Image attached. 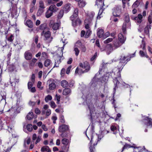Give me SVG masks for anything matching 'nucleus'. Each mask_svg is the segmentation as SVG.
Masks as SVG:
<instances>
[{
    "instance_id": "obj_43",
    "label": "nucleus",
    "mask_w": 152,
    "mask_h": 152,
    "mask_svg": "<svg viewBox=\"0 0 152 152\" xmlns=\"http://www.w3.org/2000/svg\"><path fill=\"white\" fill-rule=\"evenodd\" d=\"M91 33L90 29H87L86 31V33L85 35V37L86 38H88L90 36Z\"/></svg>"
},
{
    "instance_id": "obj_19",
    "label": "nucleus",
    "mask_w": 152,
    "mask_h": 152,
    "mask_svg": "<svg viewBox=\"0 0 152 152\" xmlns=\"http://www.w3.org/2000/svg\"><path fill=\"white\" fill-rule=\"evenodd\" d=\"M49 10L53 13L56 12L58 10V8L55 5H51L49 7Z\"/></svg>"
},
{
    "instance_id": "obj_54",
    "label": "nucleus",
    "mask_w": 152,
    "mask_h": 152,
    "mask_svg": "<svg viewBox=\"0 0 152 152\" xmlns=\"http://www.w3.org/2000/svg\"><path fill=\"white\" fill-rule=\"evenodd\" d=\"M56 100H57V104H58L59 103V102L60 101L61 96L60 95H56Z\"/></svg>"
},
{
    "instance_id": "obj_44",
    "label": "nucleus",
    "mask_w": 152,
    "mask_h": 152,
    "mask_svg": "<svg viewBox=\"0 0 152 152\" xmlns=\"http://www.w3.org/2000/svg\"><path fill=\"white\" fill-rule=\"evenodd\" d=\"M64 15V11L63 10H60L58 15V18L59 19H60L62 18Z\"/></svg>"
},
{
    "instance_id": "obj_14",
    "label": "nucleus",
    "mask_w": 152,
    "mask_h": 152,
    "mask_svg": "<svg viewBox=\"0 0 152 152\" xmlns=\"http://www.w3.org/2000/svg\"><path fill=\"white\" fill-rule=\"evenodd\" d=\"M62 93L64 95H69L71 93V90L69 88H66L63 90Z\"/></svg>"
},
{
    "instance_id": "obj_22",
    "label": "nucleus",
    "mask_w": 152,
    "mask_h": 152,
    "mask_svg": "<svg viewBox=\"0 0 152 152\" xmlns=\"http://www.w3.org/2000/svg\"><path fill=\"white\" fill-rule=\"evenodd\" d=\"M25 58L27 60L31 59L32 57V54L31 53L28 51L26 52L25 53Z\"/></svg>"
},
{
    "instance_id": "obj_49",
    "label": "nucleus",
    "mask_w": 152,
    "mask_h": 152,
    "mask_svg": "<svg viewBox=\"0 0 152 152\" xmlns=\"http://www.w3.org/2000/svg\"><path fill=\"white\" fill-rule=\"evenodd\" d=\"M148 21L149 22V24H151L152 23V14H151L149 15L148 19Z\"/></svg>"
},
{
    "instance_id": "obj_62",
    "label": "nucleus",
    "mask_w": 152,
    "mask_h": 152,
    "mask_svg": "<svg viewBox=\"0 0 152 152\" xmlns=\"http://www.w3.org/2000/svg\"><path fill=\"white\" fill-rule=\"evenodd\" d=\"M46 25L45 24H42L40 26V29L43 30L46 28Z\"/></svg>"
},
{
    "instance_id": "obj_29",
    "label": "nucleus",
    "mask_w": 152,
    "mask_h": 152,
    "mask_svg": "<svg viewBox=\"0 0 152 152\" xmlns=\"http://www.w3.org/2000/svg\"><path fill=\"white\" fill-rule=\"evenodd\" d=\"M110 128L111 130L113 132V133L115 134L117 133L119 131L118 128H117L114 126H112Z\"/></svg>"
},
{
    "instance_id": "obj_6",
    "label": "nucleus",
    "mask_w": 152,
    "mask_h": 152,
    "mask_svg": "<svg viewBox=\"0 0 152 152\" xmlns=\"http://www.w3.org/2000/svg\"><path fill=\"white\" fill-rule=\"evenodd\" d=\"M121 8L120 6H116L113 9V14L114 17H119L121 12Z\"/></svg>"
},
{
    "instance_id": "obj_32",
    "label": "nucleus",
    "mask_w": 152,
    "mask_h": 152,
    "mask_svg": "<svg viewBox=\"0 0 152 152\" xmlns=\"http://www.w3.org/2000/svg\"><path fill=\"white\" fill-rule=\"evenodd\" d=\"M25 24L29 28H31L33 27V23L30 20H28L25 23Z\"/></svg>"
},
{
    "instance_id": "obj_27",
    "label": "nucleus",
    "mask_w": 152,
    "mask_h": 152,
    "mask_svg": "<svg viewBox=\"0 0 152 152\" xmlns=\"http://www.w3.org/2000/svg\"><path fill=\"white\" fill-rule=\"evenodd\" d=\"M126 58L124 55H122L121 56L120 58V63L122 65V66L123 65V64H122V63L125 64V63L126 61Z\"/></svg>"
},
{
    "instance_id": "obj_45",
    "label": "nucleus",
    "mask_w": 152,
    "mask_h": 152,
    "mask_svg": "<svg viewBox=\"0 0 152 152\" xmlns=\"http://www.w3.org/2000/svg\"><path fill=\"white\" fill-rule=\"evenodd\" d=\"M141 47L142 48V49L144 51L145 50V44L143 39L142 40V44L141 45Z\"/></svg>"
},
{
    "instance_id": "obj_33",
    "label": "nucleus",
    "mask_w": 152,
    "mask_h": 152,
    "mask_svg": "<svg viewBox=\"0 0 152 152\" xmlns=\"http://www.w3.org/2000/svg\"><path fill=\"white\" fill-rule=\"evenodd\" d=\"M52 64V63L50 60L49 59H46L44 62V65L46 67H48Z\"/></svg>"
},
{
    "instance_id": "obj_51",
    "label": "nucleus",
    "mask_w": 152,
    "mask_h": 152,
    "mask_svg": "<svg viewBox=\"0 0 152 152\" xmlns=\"http://www.w3.org/2000/svg\"><path fill=\"white\" fill-rule=\"evenodd\" d=\"M50 104L51 107L53 108H55L56 106L55 103L53 101H51L50 102Z\"/></svg>"
},
{
    "instance_id": "obj_38",
    "label": "nucleus",
    "mask_w": 152,
    "mask_h": 152,
    "mask_svg": "<svg viewBox=\"0 0 152 152\" xmlns=\"http://www.w3.org/2000/svg\"><path fill=\"white\" fill-rule=\"evenodd\" d=\"M139 54L140 56L142 57H145L147 58H148V56L147 55L146 53L142 50H140L139 52Z\"/></svg>"
},
{
    "instance_id": "obj_63",
    "label": "nucleus",
    "mask_w": 152,
    "mask_h": 152,
    "mask_svg": "<svg viewBox=\"0 0 152 152\" xmlns=\"http://www.w3.org/2000/svg\"><path fill=\"white\" fill-rule=\"evenodd\" d=\"M42 57L45 58H47V53L45 52H43L42 54Z\"/></svg>"
},
{
    "instance_id": "obj_48",
    "label": "nucleus",
    "mask_w": 152,
    "mask_h": 152,
    "mask_svg": "<svg viewBox=\"0 0 152 152\" xmlns=\"http://www.w3.org/2000/svg\"><path fill=\"white\" fill-rule=\"evenodd\" d=\"M97 55V53H95L94 56L91 58V61H92V63H94V61L96 58Z\"/></svg>"
},
{
    "instance_id": "obj_24",
    "label": "nucleus",
    "mask_w": 152,
    "mask_h": 152,
    "mask_svg": "<svg viewBox=\"0 0 152 152\" xmlns=\"http://www.w3.org/2000/svg\"><path fill=\"white\" fill-rule=\"evenodd\" d=\"M118 39L121 44L124 43L125 40V37L121 34H119Z\"/></svg>"
},
{
    "instance_id": "obj_50",
    "label": "nucleus",
    "mask_w": 152,
    "mask_h": 152,
    "mask_svg": "<svg viewBox=\"0 0 152 152\" xmlns=\"http://www.w3.org/2000/svg\"><path fill=\"white\" fill-rule=\"evenodd\" d=\"M120 83L125 88H128L129 87H130V86L129 85L126 84L124 82H122L121 80V82H120L119 83V84Z\"/></svg>"
},
{
    "instance_id": "obj_15",
    "label": "nucleus",
    "mask_w": 152,
    "mask_h": 152,
    "mask_svg": "<svg viewBox=\"0 0 152 152\" xmlns=\"http://www.w3.org/2000/svg\"><path fill=\"white\" fill-rule=\"evenodd\" d=\"M42 35H44L45 37V39L47 40L50 36V33L49 31H48L45 32L44 31H43L41 33Z\"/></svg>"
},
{
    "instance_id": "obj_53",
    "label": "nucleus",
    "mask_w": 152,
    "mask_h": 152,
    "mask_svg": "<svg viewBox=\"0 0 152 152\" xmlns=\"http://www.w3.org/2000/svg\"><path fill=\"white\" fill-rule=\"evenodd\" d=\"M39 7L42 9H44L45 7L44 5V4L42 1H40L39 2Z\"/></svg>"
},
{
    "instance_id": "obj_20",
    "label": "nucleus",
    "mask_w": 152,
    "mask_h": 152,
    "mask_svg": "<svg viewBox=\"0 0 152 152\" xmlns=\"http://www.w3.org/2000/svg\"><path fill=\"white\" fill-rule=\"evenodd\" d=\"M107 47L108 48L106 49L107 53L109 55L113 51V49L112 45L110 44L108 45Z\"/></svg>"
},
{
    "instance_id": "obj_55",
    "label": "nucleus",
    "mask_w": 152,
    "mask_h": 152,
    "mask_svg": "<svg viewBox=\"0 0 152 152\" xmlns=\"http://www.w3.org/2000/svg\"><path fill=\"white\" fill-rule=\"evenodd\" d=\"M13 35H11L8 38L7 40L10 42H12L13 41Z\"/></svg>"
},
{
    "instance_id": "obj_23",
    "label": "nucleus",
    "mask_w": 152,
    "mask_h": 152,
    "mask_svg": "<svg viewBox=\"0 0 152 152\" xmlns=\"http://www.w3.org/2000/svg\"><path fill=\"white\" fill-rule=\"evenodd\" d=\"M122 44L121 42L120 43L118 40H115L113 41V46L115 49L119 48Z\"/></svg>"
},
{
    "instance_id": "obj_56",
    "label": "nucleus",
    "mask_w": 152,
    "mask_h": 152,
    "mask_svg": "<svg viewBox=\"0 0 152 152\" xmlns=\"http://www.w3.org/2000/svg\"><path fill=\"white\" fill-rule=\"evenodd\" d=\"M103 10L102 9V8H100L99 11V12L98 14V16L97 17V18H100L99 17V16L101 15L102 12V11Z\"/></svg>"
},
{
    "instance_id": "obj_41",
    "label": "nucleus",
    "mask_w": 152,
    "mask_h": 152,
    "mask_svg": "<svg viewBox=\"0 0 152 152\" xmlns=\"http://www.w3.org/2000/svg\"><path fill=\"white\" fill-rule=\"evenodd\" d=\"M96 78L94 77L91 82V86L92 87L95 86L97 84V82L96 81Z\"/></svg>"
},
{
    "instance_id": "obj_40",
    "label": "nucleus",
    "mask_w": 152,
    "mask_h": 152,
    "mask_svg": "<svg viewBox=\"0 0 152 152\" xmlns=\"http://www.w3.org/2000/svg\"><path fill=\"white\" fill-rule=\"evenodd\" d=\"M30 138L29 137L27 138L24 141V146L25 147L26 146V144L28 145H29L30 142Z\"/></svg>"
},
{
    "instance_id": "obj_4",
    "label": "nucleus",
    "mask_w": 152,
    "mask_h": 152,
    "mask_svg": "<svg viewBox=\"0 0 152 152\" xmlns=\"http://www.w3.org/2000/svg\"><path fill=\"white\" fill-rule=\"evenodd\" d=\"M78 14V10L77 8L75 9L73 15L70 17V19L72 21V26L75 27L78 25H79L81 23L80 20L77 18L76 20H74V18L77 17Z\"/></svg>"
},
{
    "instance_id": "obj_21",
    "label": "nucleus",
    "mask_w": 152,
    "mask_h": 152,
    "mask_svg": "<svg viewBox=\"0 0 152 152\" xmlns=\"http://www.w3.org/2000/svg\"><path fill=\"white\" fill-rule=\"evenodd\" d=\"M104 33L103 30L102 29H98L97 31V35L98 37L99 38L103 37Z\"/></svg>"
},
{
    "instance_id": "obj_11",
    "label": "nucleus",
    "mask_w": 152,
    "mask_h": 152,
    "mask_svg": "<svg viewBox=\"0 0 152 152\" xmlns=\"http://www.w3.org/2000/svg\"><path fill=\"white\" fill-rule=\"evenodd\" d=\"M109 72H107L102 77L101 81L102 82H106L108 80V78L111 76Z\"/></svg>"
},
{
    "instance_id": "obj_25",
    "label": "nucleus",
    "mask_w": 152,
    "mask_h": 152,
    "mask_svg": "<svg viewBox=\"0 0 152 152\" xmlns=\"http://www.w3.org/2000/svg\"><path fill=\"white\" fill-rule=\"evenodd\" d=\"M61 86L64 88H66L69 85L68 82L66 80H63L61 82Z\"/></svg>"
},
{
    "instance_id": "obj_52",
    "label": "nucleus",
    "mask_w": 152,
    "mask_h": 152,
    "mask_svg": "<svg viewBox=\"0 0 152 152\" xmlns=\"http://www.w3.org/2000/svg\"><path fill=\"white\" fill-rule=\"evenodd\" d=\"M33 83L32 82H29L28 83V87L29 90H30L33 86Z\"/></svg>"
},
{
    "instance_id": "obj_36",
    "label": "nucleus",
    "mask_w": 152,
    "mask_h": 152,
    "mask_svg": "<svg viewBox=\"0 0 152 152\" xmlns=\"http://www.w3.org/2000/svg\"><path fill=\"white\" fill-rule=\"evenodd\" d=\"M53 13L52 12L48 9L45 13V16L47 18H48L52 15Z\"/></svg>"
},
{
    "instance_id": "obj_28",
    "label": "nucleus",
    "mask_w": 152,
    "mask_h": 152,
    "mask_svg": "<svg viewBox=\"0 0 152 152\" xmlns=\"http://www.w3.org/2000/svg\"><path fill=\"white\" fill-rule=\"evenodd\" d=\"M42 152H51V151L49 149V147L47 146L42 147L41 150Z\"/></svg>"
},
{
    "instance_id": "obj_46",
    "label": "nucleus",
    "mask_w": 152,
    "mask_h": 152,
    "mask_svg": "<svg viewBox=\"0 0 152 152\" xmlns=\"http://www.w3.org/2000/svg\"><path fill=\"white\" fill-rule=\"evenodd\" d=\"M113 39L112 38H108L104 41V43L105 44H107L112 41Z\"/></svg>"
},
{
    "instance_id": "obj_7",
    "label": "nucleus",
    "mask_w": 152,
    "mask_h": 152,
    "mask_svg": "<svg viewBox=\"0 0 152 152\" xmlns=\"http://www.w3.org/2000/svg\"><path fill=\"white\" fill-rule=\"evenodd\" d=\"M61 143L64 145V149L66 151H67L69 147V140L68 139L64 138L61 141Z\"/></svg>"
},
{
    "instance_id": "obj_30",
    "label": "nucleus",
    "mask_w": 152,
    "mask_h": 152,
    "mask_svg": "<svg viewBox=\"0 0 152 152\" xmlns=\"http://www.w3.org/2000/svg\"><path fill=\"white\" fill-rule=\"evenodd\" d=\"M96 4L97 5L98 7H99L100 8H103V7L104 5V1H96Z\"/></svg>"
},
{
    "instance_id": "obj_2",
    "label": "nucleus",
    "mask_w": 152,
    "mask_h": 152,
    "mask_svg": "<svg viewBox=\"0 0 152 152\" xmlns=\"http://www.w3.org/2000/svg\"><path fill=\"white\" fill-rule=\"evenodd\" d=\"M85 97L86 98L85 100L90 110V119L91 120H92L93 116H94L95 115V111L94 105L91 103V101H92L91 95V94H88L87 96H86L85 95L83 94L82 96V98L83 99H84Z\"/></svg>"
},
{
    "instance_id": "obj_58",
    "label": "nucleus",
    "mask_w": 152,
    "mask_h": 152,
    "mask_svg": "<svg viewBox=\"0 0 152 152\" xmlns=\"http://www.w3.org/2000/svg\"><path fill=\"white\" fill-rule=\"evenodd\" d=\"M60 122L62 123H65V120L64 118V116L63 115L60 116Z\"/></svg>"
},
{
    "instance_id": "obj_5",
    "label": "nucleus",
    "mask_w": 152,
    "mask_h": 152,
    "mask_svg": "<svg viewBox=\"0 0 152 152\" xmlns=\"http://www.w3.org/2000/svg\"><path fill=\"white\" fill-rule=\"evenodd\" d=\"M125 22L124 23L122 27L123 32L124 34L126 33V27H129L130 25L129 16H126L125 18Z\"/></svg>"
},
{
    "instance_id": "obj_12",
    "label": "nucleus",
    "mask_w": 152,
    "mask_h": 152,
    "mask_svg": "<svg viewBox=\"0 0 152 152\" xmlns=\"http://www.w3.org/2000/svg\"><path fill=\"white\" fill-rule=\"evenodd\" d=\"M85 28L86 29H90V26L92 24V22L88 21V19H86L85 21Z\"/></svg>"
},
{
    "instance_id": "obj_13",
    "label": "nucleus",
    "mask_w": 152,
    "mask_h": 152,
    "mask_svg": "<svg viewBox=\"0 0 152 152\" xmlns=\"http://www.w3.org/2000/svg\"><path fill=\"white\" fill-rule=\"evenodd\" d=\"M137 148L138 149H139L140 148V147H137L135 146V145L134 144H133V145H131L129 144H126L124 146V147L123 148V149L122 151H123L124 149H125L129 148Z\"/></svg>"
},
{
    "instance_id": "obj_42",
    "label": "nucleus",
    "mask_w": 152,
    "mask_h": 152,
    "mask_svg": "<svg viewBox=\"0 0 152 152\" xmlns=\"http://www.w3.org/2000/svg\"><path fill=\"white\" fill-rule=\"evenodd\" d=\"M27 130L31 132L33 129V126L31 124H28L26 126Z\"/></svg>"
},
{
    "instance_id": "obj_60",
    "label": "nucleus",
    "mask_w": 152,
    "mask_h": 152,
    "mask_svg": "<svg viewBox=\"0 0 152 152\" xmlns=\"http://www.w3.org/2000/svg\"><path fill=\"white\" fill-rule=\"evenodd\" d=\"M42 84V83L40 81H39L38 82L37 84V86L38 88H39L41 89H42V87H41V85Z\"/></svg>"
},
{
    "instance_id": "obj_26",
    "label": "nucleus",
    "mask_w": 152,
    "mask_h": 152,
    "mask_svg": "<svg viewBox=\"0 0 152 152\" xmlns=\"http://www.w3.org/2000/svg\"><path fill=\"white\" fill-rule=\"evenodd\" d=\"M94 15V12H91L90 14H89V15L87 17L86 19L88 18V21L92 22V20H93V17Z\"/></svg>"
},
{
    "instance_id": "obj_47",
    "label": "nucleus",
    "mask_w": 152,
    "mask_h": 152,
    "mask_svg": "<svg viewBox=\"0 0 152 152\" xmlns=\"http://www.w3.org/2000/svg\"><path fill=\"white\" fill-rule=\"evenodd\" d=\"M74 50L75 52V55L76 56H77L79 53L80 51L78 48L76 47L74 48Z\"/></svg>"
},
{
    "instance_id": "obj_18",
    "label": "nucleus",
    "mask_w": 152,
    "mask_h": 152,
    "mask_svg": "<svg viewBox=\"0 0 152 152\" xmlns=\"http://www.w3.org/2000/svg\"><path fill=\"white\" fill-rule=\"evenodd\" d=\"M37 117L36 115H34L33 113L32 112H29L27 115V118L28 120H31L33 118H36Z\"/></svg>"
},
{
    "instance_id": "obj_16",
    "label": "nucleus",
    "mask_w": 152,
    "mask_h": 152,
    "mask_svg": "<svg viewBox=\"0 0 152 152\" xmlns=\"http://www.w3.org/2000/svg\"><path fill=\"white\" fill-rule=\"evenodd\" d=\"M50 27H52L54 30H56L58 29L59 27V24L58 23H54L53 24H52L50 23Z\"/></svg>"
},
{
    "instance_id": "obj_35",
    "label": "nucleus",
    "mask_w": 152,
    "mask_h": 152,
    "mask_svg": "<svg viewBox=\"0 0 152 152\" xmlns=\"http://www.w3.org/2000/svg\"><path fill=\"white\" fill-rule=\"evenodd\" d=\"M82 45V44L81 42L78 40L75 43L74 48H80Z\"/></svg>"
},
{
    "instance_id": "obj_31",
    "label": "nucleus",
    "mask_w": 152,
    "mask_h": 152,
    "mask_svg": "<svg viewBox=\"0 0 152 152\" xmlns=\"http://www.w3.org/2000/svg\"><path fill=\"white\" fill-rule=\"evenodd\" d=\"M151 29V25L148 24L147 26L145 28L144 30L145 33L147 35L149 34V29Z\"/></svg>"
},
{
    "instance_id": "obj_64",
    "label": "nucleus",
    "mask_w": 152,
    "mask_h": 152,
    "mask_svg": "<svg viewBox=\"0 0 152 152\" xmlns=\"http://www.w3.org/2000/svg\"><path fill=\"white\" fill-rule=\"evenodd\" d=\"M35 113L37 114H39L40 113V110L38 108H36L35 110Z\"/></svg>"
},
{
    "instance_id": "obj_10",
    "label": "nucleus",
    "mask_w": 152,
    "mask_h": 152,
    "mask_svg": "<svg viewBox=\"0 0 152 152\" xmlns=\"http://www.w3.org/2000/svg\"><path fill=\"white\" fill-rule=\"evenodd\" d=\"M68 129V125L63 124L59 126L58 130L60 132H63L67 131Z\"/></svg>"
},
{
    "instance_id": "obj_1",
    "label": "nucleus",
    "mask_w": 152,
    "mask_h": 152,
    "mask_svg": "<svg viewBox=\"0 0 152 152\" xmlns=\"http://www.w3.org/2000/svg\"><path fill=\"white\" fill-rule=\"evenodd\" d=\"M123 68V67L120 68L115 67L113 69L112 72L109 73L111 74L110 76L114 79L113 82L115 86V87L113 88L114 94L115 93L116 89L118 88L117 86L119 85V83L121 82L120 72Z\"/></svg>"
},
{
    "instance_id": "obj_59",
    "label": "nucleus",
    "mask_w": 152,
    "mask_h": 152,
    "mask_svg": "<svg viewBox=\"0 0 152 152\" xmlns=\"http://www.w3.org/2000/svg\"><path fill=\"white\" fill-rule=\"evenodd\" d=\"M110 35V34L109 32L107 31L105 33L103 36V37L104 38H106L109 37Z\"/></svg>"
},
{
    "instance_id": "obj_61",
    "label": "nucleus",
    "mask_w": 152,
    "mask_h": 152,
    "mask_svg": "<svg viewBox=\"0 0 152 152\" xmlns=\"http://www.w3.org/2000/svg\"><path fill=\"white\" fill-rule=\"evenodd\" d=\"M72 66H70L69 67H68L66 70V73L67 74H69V73L70 71L71 68Z\"/></svg>"
},
{
    "instance_id": "obj_3",
    "label": "nucleus",
    "mask_w": 152,
    "mask_h": 152,
    "mask_svg": "<svg viewBox=\"0 0 152 152\" xmlns=\"http://www.w3.org/2000/svg\"><path fill=\"white\" fill-rule=\"evenodd\" d=\"M80 66L83 68L81 70L77 68L75 71V73L81 74V72L82 73L88 72L90 69V67L87 61H85L83 64L80 63L79 64Z\"/></svg>"
},
{
    "instance_id": "obj_17",
    "label": "nucleus",
    "mask_w": 152,
    "mask_h": 152,
    "mask_svg": "<svg viewBox=\"0 0 152 152\" xmlns=\"http://www.w3.org/2000/svg\"><path fill=\"white\" fill-rule=\"evenodd\" d=\"M142 15L141 14H139L137 17L134 18V19L138 23H140L142 21Z\"/></svg>"
},
{
    "instance_id": "obj_39",
    "label": "nucleus",
    "mask_w": 152,
    "mask_h": 152,
    "mask_svg": "<svg viewBox=\"0 0 152 152\" xmlns=\"http://www.w3.org/2000/svg\"><path fill=\"white\" fill-rule=\"evenodd\" d=\"M52 99V96L50 95H48L46 96L45 98V100L46 102H47L51 100Z\"/></svg>"
},
{
    "instance_id": "obj_57",
    "label": "nucleus",
    "mask_w": 152,
    "mask_h": 152,
    "mask_svg": "<svg viewBox=\"0 0 152 152\" xmlns=\"http://www.w3.org/2000/svg\"><path fill=\"white\" fill-rule=\"evenodd\" d=\"M51 113V111L50 109H48L46 113V115L48 116L50 115Z\"/></svg>"
},
{
    "instance_id": "obj_9",
    "label": "nucleus",
    "mask_w": 152,
    "mask_h": 152,
    "mask_svg": "<svg viewBox=\"0 0 152 152\" xmlns=\"http://www.w3.org/2000/svg\"><path fill=\"white\" fill-rule=\"evenodd\" d=\"M62 58L63 59V57H62L58 55L56 57L55 59V64L54 67H58V66L59 64L61 62V60Z\"/></svg>"
},
{
    "instance_id": "obj_8",
    "label": "nucleus",
    "mask_w": 152,
    "mask_h": 152,
    "mask_svg": "<svg viewBox=\"0 0 152 152\" xmlns=\"http://www.w3.org/2000/svg\"><path fill=\"white\" fill-rule=\"evenodd\" d=\"M143 121L145 123V125L147 126H150L152 127V119L147 117H145L143 119Z\"/></svg>"
},
{
    "instance_id": "obj_34",
    "label": "nucleus",
    "mask_w": 152,
    "mask_h": 152,
    "mask_svg": "<svg viewBox=\"0 0 152 152\" xmlns=\"http://www.w3.org/2000/svg\"><path fill=\"white\" fill-rule=\"evenodd\" d=\"M56 86L55 84L53 82L50 83L49 85V89L50 90H53L56 88Z\"/></svg>"
},
{
    "instance_id": "obj_37",
    "label": "nucleus",
    "mask_w": 152,
    "mask_h": 152,
    "mask_svg": "<svg viewBox=\"0 0 152 152\" xmlns=\"http://www.w3.org/2000/svg\"><path fill=\"white\" fill-rule=\"evenodd\" d=\"M86 3L83 1H80L78 2V5L80 7H83L85 6Z\"/></svg>"
}]
</instances>
